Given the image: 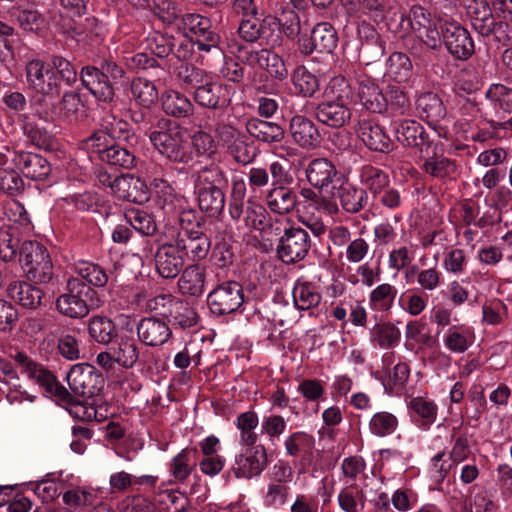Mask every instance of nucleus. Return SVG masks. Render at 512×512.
Masks as SVG:
<instances>
[{
	"label": "nucleus",
	"mask_w": 512,
	"mask_h": 512,
	"mask_svg": "<svg viewBox=\"0 0 512 512\" xmlns=\"http://www.w3.org/2000/svg\"><path fill=\"white\" fill-rule=\"evenodd\" d=\"M162 109L166 115L174 118L189 117L194 112V105L188 97L178 91H167L162 96Z\"/></svg>",
	"instance_id": "79ce46f5"
},
{
	"label": "nucleus",
	"mask_w": 512,
	"mask_h": 512,
	"mask_svg": "<svg viewBox=\"0 0 512 512\" xmlns=\"http://www.w3.org/2000/svg\"><path fill=\"white\" fill-rule=\"evenodd\" d=\"M25 190L20 172L14 168H0V191L8 196H18Z\"/></svg>",
	"instance_id": "774afa93"
},
{
	"label": "nucleus",
	"mask_w": 512,
	"mask_h": 512,
	"mask_svg": "<svg viewBox=\"0 0 512 512\" xmlns=\"http://www.w3.org/2000/svg\"><path fill=\"white\" fill-rule=\"evenodd\" d=\"M178 224L180 226V234H188L194 231L207 229V219L201 211L193 208L182 209L178 213Z\"/></svg>",
	"instance_id": "0e129e2a"
},
{
	"label": "nucleus",
	"mask_w": 512,
	"mask_h": 512,
	"mask_svg": "<svg viewBox=\"0 0 512 512\" xmlns=\"http://www.w3.org/2000/svg\"><path fill=\"white\" fill-rule=\"evenodd\" d=\"M153 261L156 272L164 279L176 278L185 265V257L175 240L173 242L157 240Z\"/></svg>",
	"instance_id": "ddd939ff"
},
{
	"label": "nucleus",
	"mask_w": 512,
	"mask_h": 512,
	"mask_svg": "<svg viewBox=\"0 0 512 512\" xmlns=\"http://www.w3.org/2000/svg\"><path fill=\"white\" fill-rule=\"evenodd\" d=\"M169 68H173V74L182 85L194 90H197L210 76L205 70L188 62H181L178 65L170 64Z\"/></svg>",
	"instance_id": "a18cd8bd"
},
{
	"label": "nucleus",
	"mask_w": 512,
	"mask_h": 512,
	"mask_svg": "<svg viewBox=\"0 0 512 512\" xmlns=\"http://www.w3.org/2000/svg\"><path fill=\"white\" fill-rule=\"evenodd\" d=\"M291 82L294 91L302 97H313L319 91L320 84L316 75L304 66H298L293 71Z\"/></svg>",
	"instance_id": "de8ad7c7"
},
{
	"label": "nucleus",
	"mask_w": 512,
	"mask_h": 512,
	"mask_svg": "<svg viewBox=\"0 0 512 512\" xmlns=\"http://www.w3.org/2000/svg\"><path fill=\"white\" fill-rule=\"evenodd\" d=\"M198 450L186 447L175 455L168 466L175 483L184 484L197 466Z\"/></svg>",
	"instance_id": "f704fd0d"
},
{
	"label": "nucleus",
	"mask_w": 512,
	"mask_h": 512,
	"mask_svg": "<svg viewBox=\"0 0 512 512\" xmlns=\"http://www.w3.org/2000/svg\"><path fill=\"white\" fill-rule=\"evenodd\" d=\"M76 272L79 279L90 287L103 288L109 281V274L99 264L81 261L76 265Z\"/></svg>",
	"instance_id": "8fccbe9b"
},
{
	"label": "nucleus",
	"mask_w": 512,
	"mask_h": 512,
	"mask_svg": "<svg viewBox=\"0 0 512 512\" xmlns=\"http://www.w3.org/2000/svg\"><path fill=\"white\" fill-rule=\"evenodd\" d=\"M268 465L267 451L264 445L248 446L236 455L231 471L236 478L251 479L259 476Z\"/></svg>",
	"instance_id": "f3484780"
},
{
	"label": "nucleus",
	"mask_w": 512,
	"mask_h": 512,
	"mask_svg": "<svg viewBox=\"0 0 512 512\" xmlns=\"http://www.w3.org/2000/svg\"><path fill=\"white\" fill-rule=\"evenodd\" d=\"M267 25L269 26V17L265 18L262 22L255 16L243 18L238 27V33L243 40L253 43L261 38H267Z\"/></svg>",
	"instance_id": "e2e57ef3"
},
{
	"label": "nucleus",
	"mask_w": 512,
	"mask_h": 512,
	"mask_svg": "<svg viewBox=\"0 0 512 512\" xmlns=\"http://www.w3.org/2000/svg\"><path fill=\"white\" fill-rule=\"evenodd\" d=\"M385 95L374 80L366 78L359 81L358 97L362 106L371 113L382 114L388 111Z\"/></svg>",
	"instance_id": "72a5a7b5"
},
{
	"label": "nucleus",
	"mask_w": 512,
	"mask_h": 512,
	"mask_svg": "<svg viewBox=\"0 0 512 512\" xmlns=\"http://www.w3.org/2000/svg\"><path fill=\"white\" fill-rule=\"evenodd\" d=\"M408 407L413 413V421L422 428L428 429L435 422L438 409L433 401L414 397Z\"/></svg>",
	"instance_id": "49530a36"
},
{
	"label": "nucleus",
	"mask_w": 512,
	"mask_h": 512,
	"mask_svg": "<svg viewBox=\"0 0 512 512\" xmlns=\"http://www.w3.org/2000/svg\"><path fill=\"white\" fill-rule=\"evenodd\" d=\"M66 379L72 393L84 399L97 396L105 384L102 373L88 363L73 365Z\"/></svg>",
	"instance_id": "1a4fd4ad"
},
{
	"label": "nucleus",
	"mask_w": 512,
	"mask_h": 512,
	"mask_svg": "<svg viewBox=\"0 0 512 512\" xmlns=\"http://www.w3.org/2000/svg\"><path fill=\"white\" fill-rule=\"evenodd\" d=\"M337 198L344 211L356 214L368 204L367 190L351 183H345L337 188Z\"/></svg>",
	"instance_id": "e433bc0d"
},
{
	"label": "nucleus",
	"mask_w": 512,
	"mask_h": 512,
	"mask_svg": "<svg viewBox=\"0 0 512 512\" xmlns=\"http://www.w3.org/2000/svg\"><path fill=\"white\" fill-rule=\"evenodd\" d=\"M397 140L404 146L417 148L421 155L425 148L436 143L430 138L425 128L416 120H402L396 130Z\"/></svg>",
	"instance_id": "393cba45"
},
{
	"label": "nucleus",
	"mask_w": 512,
	"mask_h": 512,
	"mask_svg": "<svg viewBox=\"0 0 512 512\" xmlns=\"http://www.w3.org/2000/svg\"><path fill=\"white\" fill-rule=\"evenodd\" d=\"M247 133L255 140L272 145L285 138L284 128L276 123L260 118H250L245 124Z\"/></svg>",
	"instance_id": "2f4dec72"
},
{
	"label": "nucleus",
	"mask_w": 512,
	"mask_h": 512,
	"mask_svg": "<svg viewBox=\"0 0 512 512\" xmlns=\"http://www.w3.org/2000/svg\"><path fill=\"white\" fill-rule=\"evenodd\" d=\"M193 99L203 108L224 111L231 104L230 88L214 81L210 75L197 90H194Z\"/></svg>",
	"instance_id": "a211bd4d"
},
{
	"label": "nucleus",
	"mask_w": 512,
	"mask_h": 512,
	"mask_svg": "<svg viewBox=\"0 0 512 512\" xmlns=\"http://www.w3.org/2000/svg\"><path fill=\"white\" fill-rule=\"evenodd\" d=\"M288 134L294 144L305 150H314L322 142V135L316 123L303 114L291 117Z\"/></svg>",
	"instance_id": "6ab92c4d"
},
{
	"label": "nucleus",
	"mask_w": 512,
	"mask_h": 512,
	"mask_svg": "<svg viewBox=\"0 0 512 512\" xmlns=\"http://www.w3.org/2000/svg\"><path fill=\"white\" fill-rule=\"evenodd\" d=\"M136 161L137 158L134 151L121 143H113L102 159V162H105L110 166L123 169L134 168L136 166Z\"/></svg>",
	"instance_id": "603ef678"
},
{
	"label": "nucleus",
	"mask_w": 512,
	"mask_h": 512,
	"mask_svg": "<svg viewBox=\"0 0 512 512\" xmlns=\"http://www.w3.org/2000/svg\"><path fill=\"white\" fill-rule=\"evenodd\" d=\"M397 290L394 286L383 283L373 289L369 296L371 309L380 312H388L394 303Z\"/></svg>",
	"instance_id": "bf43d9fd"
},
{
	"label": "nucleus",
	"mask_w": 512,
	"mask_h": 512,
	"mask_svg": "<svg viewBox=\"0 0 512 512\" xmlns=\"http://www.w3.org/2000/svg\"><path fill=\"white\" fill-rule=\"evenodd\" d=\"M259 418L254 411H246L238 415L236 427L240 430V441L243 445L253 446L258 440L254 432L258 426Z\"/></svg>",
	"instance_id": "680f3d73"
},
{
	"label": "nucleus",
	"mask_w": 512,
	"mask_h": 512,
	"mask_svg": "<svg viewBox=\"0 0 512 512\" xmlns=\"http://www.w3.org/2000/svg\"><path fill=\"white\" fill-rule=\"evenodd\" d=\"M147 49L159 60H163L171 55L175 47V38L172 35L154 31L146 38Z\"/></svg>",
	"instance_id": "052dcab7"
},
{
	"label": "nucleus",
	"mask_w": 512,
	"mask_h": 512,
	"mask_svg": "<svg viewBox=\"0 0 512 512\" xmlns=\"http://www.w3.org/2000/svg\"><path fill=\"white\" fill-rule=\"evenodd\" d=\"M194 188H228V177L224 168L211 162L201 167L193 175Z\"/></svg>",
	"instance_id": "4c0bfd02"
},
{
	"label": "nucleus",
	"mask_w": 512,
	"mask_h": 512,
	"mask_svg": "<svg viewBox=\"0 0 512 512\" xmlns=\"http://www.w3.org/2000/svg\"><path fill=\"white\" fill-rule=\"evenodd\" d=\"M419 41L418 46L412 47V53L415 54L417 50H424L428 56L429 61L432 63L434 72L438 73L437 69L443 71L440 63L447 62V55L444 52L443 41V20L438 23L421 29L413 33Z\"/></svg>",
	"instance_id": "9b49d317"
},
{
	"label": "nucleus",
	"mask_w": 512,
	"mask_h": 512,
	"mask_svg": "<svg viewBox=\"0 0 512 512\" xmlns=\"http://www.w3.org/2000/svg\"><path fill=\"white\" fill-rule=\"evenodd\" d=\"M130 92L135 104L140 107L151 108L159 98L155 83L143 77L132 79Z\"/></svg>",
	"instance_id": "a19ab883"
},
{
	"label": "nucleus",
	"mask_w": 512,
	"mask_h": 512,
	"mask_svg": "<svg viewBox=\"0 0 512 512\" xmlns=\"http://www.w3.org/2000/svg\"><path fill=\"white\" fill-rule=\"evenodd\" d=\"M227 152L235 162L243 166L252 163L257 155L253 142H249L245 135L237 136L228 144Z\"/></svg>",
	"instance_id": "13d9d810"
},
{
	"label": "nucleus",
	"mask_w": 512,
	"mask_h": 512,
	"mask_svg": "<svg viewBox=\"0 0 512 512\" xmlns=\"http://www.w3.org/2000/svg\"><path fill=\"white\" fill-rule=\"evenodd\" d=\"M10 357L22 373L44 388L45 391L54 383L55 375L42 364L30 358L25 352L17 351L15 354H11Z\"/></svg>",
	"instance_id": "7c9ffc66"
},
{
	"label": "nucleus",
	"mask_w": 512,
	"mask_h": 512,
	"mask_svg": "<svg viewBox=\"0 0 512 512\" xmlns=\"http://www.w3.org/2000/svg\"><path fill=\"white\" fill-rule=\"evenodd\" d=\"M441 147L442 144L436 142L431 147L425 148L424 152L419 155L422 161L420 169L430 177L442 181L455 179L458 171L457 162L440 153Z\"/></svg>",
	"instance_id": "4468645a"
},
{
	"label": "nucleus",
	"mask_w": 512,
	"mask_h": 512,
	"mask_svg": "<svg viewBox=\"0 0 512 512\" xmlns=\"http://www.w3.org/2000/svg\"><path fill=\"white\" fill-rule=\"evenodd\" d=\"M419 117L432 127L439 137L448 138V130L441 125L447 116L442 98L434 92H424L416 100Z\"/></svg>",
	"instance_id": "dca6fc26"
},
{
	"label": "nucleus",
	"mask_w": 512,
	"mask_h": 512,
	"mask_svg": "<svg viewBox=\"0 0 512 512\" xmlns=\"http://www.w3.org/2000/svg\"><path fill=\"white\" fill-rule=\"evenodd\" d=\"M111 350L115 353L117 364L123 368H132L139 359L138 344L133 337H121Z\"/></svg>",
	"instance_id": "864d4df0"
},
{
	"label": "nucleus",
	"mask_w": 512,
	"mask_h": 512,
	"mask_svg": "<svg viewBox=\"0 0 512 512\" xmlns=\"http://www.w3.org/2000/svg\"><path fill=\"white\" fill-rule=\"evenodd\" d=\"M115 187V195L119 199L140 205L150 199V190L145 181L133 174L120 175Z\"/></svg>",
	"instance_id": "bb28decb"
},
{
	"label": "nucleus",
	"mask_w": 512,
	"mask_h": 512,
	"mask_svg": "<svg viewBox=\"0 0 512 512\" xmlns=\"http://www.w3.org/2000/svg\"><path fill=\"white\" fill-rule=\"evenodd\" d=\"M149 140L170 162L188 164L193 159L179 126L164 116L156 119L154 129L149 133Z\"/></svg>",
	"instance_id": "7ed1b4c3"
},
{
	"label": "nucleus",
	"mask_w": 512,
	"mask_h": 512,
	"mask_svg": "<svg viewBox=\"0 0 512 512\" xmlns=\"http://www.w3.org/2000/svg\"><path fill=\"white\" fill-rule=\"evenodd\" d=\"M22 124L23 134L28 141L37 148L44 150L53 149L54 137L45 128L40 127L37 123L28 120V116L24 115Z\"/></svg>",
	"instance_id": "5fc2aeb1"
},
{
	"label": "nucleus",
	"mask_w": 512,
	"mask_h": 512,
	"mask_svg": "<svg viewBox=\"0 0 512 512\" xmlns=\"http://www.w3.org/2000/svg\"><path fill=\"white\" fill-rule=\"evenodd\" d=\"M359 181L367 193L369 192L373 198H377L383 189L388 188L390 177L383 169L372 164H365L359 170Z\"/></svg>",
	"instance_id": "58836bf2"
},
{
	"label": "nucleus",
	"mask_w": 512,
	"mask_h": 512,
	"mask_svg": "<svg viewBox=\"0 0 512 512\" xmlns=\"http://www.w3.org/2000/svg\"><path fill=\"white\" fill-rule=\"evenodd\" d=\"M99 298L94 288L78 278L67 282V293L56 300L57 311L69 318H84L92 309L98 307Z\"/></svg>",
	"instance_id": "39448f33"
},
{
	"label": "nucleus",
	"mask_w": 512,
	"mask_h": 512,
	"mask_svg": "<svg viewBox=\"0 0 512 512\" xmlns=\"http://www.w3.org/2000/svg\"><path fill=\"white\" fill-rule=\"evenodd\" d=\"M166 20L168 23H175L185 35H191L199 51L210 52L212 49H220L221 37L214 30L210 18L196 13H186L169 15Z\"/></svg>",
	"instance_id": "423d86ee"
},
{
	"label": "nucleus",
	"mask_w": 512,
	"mask_h": 512,
	"mask_svg": "<svg viewBox=\"0 0 512 512\" xmlns=\"http://www.w3.org/2000/svg\"><path fill=\"white\" fill-rule=\"evenodd\" d=\"M33 282L25 280L11 281L7 288V296L25 309L36 310L43 305L45 292Z\"/></svg>",
	"instance_id": "5701e85b"
},
{
	"label": "nucleus",
	"mask_w": 512,
	"mask_h": 512,
	"mask_svg": "<svg viewBox=\"0 0 512 512\" xmlns=\"http://www.w3.org/2000/svg\"><path fill=\"white\" fill-rule=\"evenodd\" d=\"M466 15L474 31L482 37H489V32L496 20L487 0H468L465 5Z\"/></svg>",
	"instance_id": "c85d7f7f"
},
{
	"label": "nucleus",
	"mask_w": 512,
	"mask_h": 512,
	"mask_svg": "<svg viewBox=\"0 0 512 512\" xmlns=\"http://www.w3.org/2000/svg\"><path fill=\"white\" fill-rule=\"evenodd\" d=\"M227 188H194V194L201 212L209 217L219 216L225 207Z\"/></svg>",
	"instance_id": "c9c22d12"
},
{
	"label": "nucleus",
	"mask_w": 512,
	"mask_h": 512,
	"mask_svg": "<svg viewBox=\"0 0 512 512\" xmlns=\"http://www.w3.org/2000/svg\"><path fill=\"white\" fill-rule=\"evenodd\" d=\"M366 497L356 484L344 487L338 495V503L344 512H360L364 509Z\"/></svg>",
	"instance_id": "6e6d98bb"
},
{
	"label": "nucleus",
	"mask_w": 512,
	"mask_h": 512,
	"mask_svg": "<svg viewBox=\"0 0 512 512\" xmlns=\"http://www.w3.org/2000/svg\"><path fill=\"white\" fill-rule=\"evenodd\" d=\"M209 228L188 234L177 233L175 241L185 258L197 264L204 260L211 249Z\"/></svg>",
	"instance_id": "4be33fe9"
},
{
	"label": "nucleus",
	"mask_w": 512,
	"mask_h": 512,
	"mask_svg": "<svg viewBox=\"0 0 512 512\" xmlns=\"http://www.w3.org/2000/svg\"><path fill=\"white\" fill-rule=\"evenodd\" d=\"M13 167L32 181H44L52 172V166L44 156L21 149L14 152Z\"/></svg>",
	"instance_id": "412c9836"
},
{
	"label": "nucleus",
	"mask_w": 512,
	"mask_h": 512,
	"mask_svg": "<svg viewBox=\"0 0 512 512\" xmlns=\"http://www.w3.org/2000/svg\"><path fill=\"white\" fill-rule=\"evenodd\" d=\"M125 217L130 226L144 236H154L158 230L154 217L144 210H131Z\"/></svg>",
	"instance_id": "338daca9"
},
{
	"label": "nucleus",
	"mask_w": 512,
	"mask_h": 512,
	"mask_svg": "<svg viewBox=\"0 0 512 512\" xmlns=\"http://www.w3.org/2000/svg\"><path fill=\"white\" fill-rule=\"evenodd\" d=\"M87 329L90 339L102 345L110 344L118 335L116 324L106 316H92Z\"/></svg>",
	"instance_id": "ea45409f"
},
{
	"label": "nucleus",
	"mask_w": 512,
	"mask_h": 512,
	"mask_svg": "<svg viewBox=\"0 0 512 512\" xmlns=\"http://www.w3.org/2000/svg\"><path fill=\"white\" fill-rule=\"evenodd\" d=\"M400 338V330L390 322L377 323L371 330V341L382 349L395 347Z\"/></svg>",
	"instance_id": "4d7b16f0"
},
{
	"label": "nucleus",
	"mask_w": 512,
	"mask_h": 512,
	"mask_svg": "<svg viewBox=\"0 0 512 512\" xmlns=\"http://www.w3.org/2000/svg\"><path fill=\"white\" fill-rule=\"evenodd\" d=\"M268 209L278 215H286L298 205V195L290 186L272 187L265 196Z\"/></svg>",
	"instance_id": "473e14b6"
},
{
	"label": "nucleus",
	"mask_w": 512,
	"mask_h": 512,
	"mask_svg": "<svg viewBox=\"0 0 512 512\" xmlns=\"http://www.w3.org/2000/svg\"><path fill=\"white\" fill-rule=\"evenodd\" d=\"M386 74L397 83L408 82L413 75V65L409 56L403 52L390 54Z\"/></svg>",
	"instance_id": "c03bdc74"
},
{
	"label": "nucleus",
	"mask_w": 512,
	"mask_h": 512,
	"mask_svg": "<svg viewBox=\"0 0 512 512\" xmlns=\"http://www.w3.org/2000/svg\"><path fill=\"white\" fill-rule=\"evenodd\" d=\"M398 427L397 417L387 411L375 413L369 422L370 432L378 437H386L393 434Z\"/></svg>",
	"instance_id": "69168bd1"
},
{
	"label": "nucleus",
	"mask_w": 512,
	"mask_h": 512,
	"mask_svg": "<svg viewBox=\"0 0 512 512\" xmlns=\"http://www.w3.org/2000/svg\"><path fill=\"white\" fill-rule=\"evenodd\" d=\"M293 301L298 310H309L321 302V294L310 282L297 281L293 288Z\"/></svg>",
	"instance_id": "3c124183"
},
{
	"label": "nucleus",
	"mask_w": 512,
	"mask_h": 512,
	"mask_svg": "<svg viewBox=\"0 0 512 512\" xmlns=\"http://www.w3.org/2000/svg\"><path fill=\"white\" fill-rule=\"evenodd\" d=\"M357 35L360 41L359 57L366 65L379 61L385 55L386 42L371 23L360 22Z\"/></svg>",
	"instance_id": "aec40b11"
},
{
	"label": "nucleus",
	"mask_w": 512,
	"mask_h": 512,
	"mask_svg": "<svg viewBox=\"0 0 512 512\" xmlns=\"http://www.w3.org/2000/svg\"><path fill=\"white\" fill-rule=\"evenodd\" d=\"M349 105L338 103L332 100H323L314 108L316 120L330 128H341L349 123L351 119Z\"/></svg>",
	"instance_id": "a878e982"
},
{
	"label": "nucleus",
	"mask_w": 512,
	"mask_h": 512,
	"mask_svg": "<svg viewBox=\"0 0 512 512\" xmlns=\"http://www.w3.org/2000/svg\"><path fill=\"white\" fill-rule=\"evenodd\" d=\"M177 281L179 292L184 296L201 297L205 292L206 269L199 264L183 268Z\"/></svg>",
	"instance_id": "c756f323"
},
{
	"label": "nucleus",
	"mask_w": 512,
	"mask_h": 512,
	"mask_svg": "<svg viewBox=\"0 0 512 512\" xmlns=\"http://www.w3.org/2000/svg\"><path fill=\"white\" fill-rule=\"evenodd\" d=\"M379 22H383L386 29L395 35L408 34L406 13L395 4L394 0L381 12V16L378 17Z\"/></svg>",
	"instance_id": "09e8293b"
},
{
	"label": "nucleus",
	"mask_w": 512,
	"mask_h": 512,
	"mask_svg": "<svg viewBox=\"0 0 512 512\" xmlns=\"http://www.w3.org/2000/svg\"><path fill=\"white\" fill-rule=\"evenodd\" d=\"M125 79H128L125 69L111 57L102 59L98 65H85L79 72L82 86L97 101L106 104L115 98L114 86Z\"/></svg>",
	"instance_id": "f03ea898"
},
{
	"label": "nucleus",
	"mask_w": 512,
	"mask_h": 512,
	"mask_svg": "<svg viewBox=\"0 0 512 512\" xmlns=\"http://www.w3.org/2000/svg\"><path fill=\"white\" fill-rule=\"evenodd\" d=\"M310 248L311 238L308 231L292 225L287 234L280 238L276 252L282 262L292 264L303 260Z\"/></svg>",
	"instance_id": "f8f14e48"
},
{
	"label": "nucleus",
	"mask_w": 512,
	"mask_h": 512,
	"mask_svg": "<svg viewBox=\"0 0 512 512\" xmlns=\"http://www.w3.org/2000/svg\"><path fill=\"white\" fill-rule=\"evenodd\" d=\"M136 331L139 340L151 347L164 345L172 336L168 322L155 316L142 318L136 326Z\"/></svg>",
	"instance_id": "b1692460"
},
{
	"label": "nucleus",
	"mask_w": 512,
	"mask_h": 512,
	"mask_svg": "<svg viewBox=\"0 0 512 512\" xmlns=\"http://www.w3.org/2000/svg\"><path fill=\"white\" fill-rule=\"evenodd\" d=\"M357 135L365 147L375 153L389 154L395 144L385 127L375 119H361L357 123Z\"/></svg>",
	"instance_id": "2eb2a0df"
},
{
	"label": "nucleus",
	"mask_w": 512,
	"mask_h": 512,
	"mask_svg": "<svg viewBox=\"0 0 512 512\" xmlns=\"http://www.w3.org/2000/svg\"><path fill=\"white\" fill-rule=\"evenodd\" d=\"M307 181L314 187L322 191L330 185L336 189L335 180L339 176V171L332 161L327 158L312 159L306 168Z\"/></svg>",
	"instance_id": "cd10ccee"
},
{
	"label": "nucleus",
	"mask_w": 512,
	"mask_h": 512,
	"mask_svg": "<svg viewBox=\"0 0 512 512\" xmlns=\"http://www.w3.org/2000/svg\"><path fill=\"white\" fill-rule=\"evenodd\" d=\"M338 34L329 22H319L310 33L300 34L297 40L298 51L303 56L313 53L331 54L338 45Z\"/></svg>",
	"instance_id": "6e6552de"
},
{
	"label": "nucleus",
	"mask_w": 512,
	"mask_h": 512,
	"mask_svg": "<svg viewBox=\"0 0 512 512\" xmlns=\"http://www.w3.org/2000/svg\"><path fill=\"white\" fill-rule=\"evenodd\" d=\"M243 303V287L234 280L219 283L207 295L208 308L213 315L218 317L238 311Z\"/></svg>",
	"instance_id": "0eeeda50"
},
{
	"label": "nucleus",
	"mask_w": 512,
	"mask_h": 512,
	"mask_svg": "<svg viewBox=\"0 0 512 512\" xmlns=\"http://www.w3.org/2000/svg\"><path fill=\"white\" fill-rule=\"evenodd\" d=\"M79 73L76 66L66 57L52 54L49 61L33 59L26 65L27 82L33 89L41 94L37 105L45 106L41 110L36 109L40 119L52 120L57 113L56 105L48 100L61 95L63 86L71 88L78 80Z\"/></svg>",
	"instance_id": "f257e3e1"
},
{
	"label": "nucleus",
	"mask_w": 512,
	"mask_h": 512,
	"mask_svg": "<svg viewBox=\"0 0 512 512\" xmlns=\"http://www.w3.org/2000/svg\"><path fill=\"white\" fill-rule=\"evenodd\" d=\"M443 47L453 58L466 61L475 52L474 41L470 32L459 22L443 20Z\"/></svg>",
	"instance_id": "9d476101"
},
{
	"label": "nucleus",
	"mask_w": 512,
	"mask_h": 512,
	"mask_svg": "<svg viewBox=\"0 0 512 512\" xmlns=\"http://www.w3.org/2000/svg\"><path fill=\"white\" fill-rule=\"evenodd\" d=\"M199 319L200 317L195 308L190 306L187 301L177 298L172 307L171 314L167 318V322L168 324L171 323L175 328L185 330L197 325Z\"/></svg>",
	"instance_id": "37998d69"
},
{
	"label": "nucleus",
	"mask_w": 512,
	"mask_h": 512,
	"mask_svg": "<svg viewBox=\"0 0 512 512\" xmlns=\"http://www.w3.org/2000/svg\"><path fill=\"white\" fill-rule=\"evenodd\" d=\"M19 263L25 278L34 284H49L55 277L50 253L46 246L38 241L22 242Z\"/></svg>",
	"instance_id": "20e7f679"
}]
</instances>
